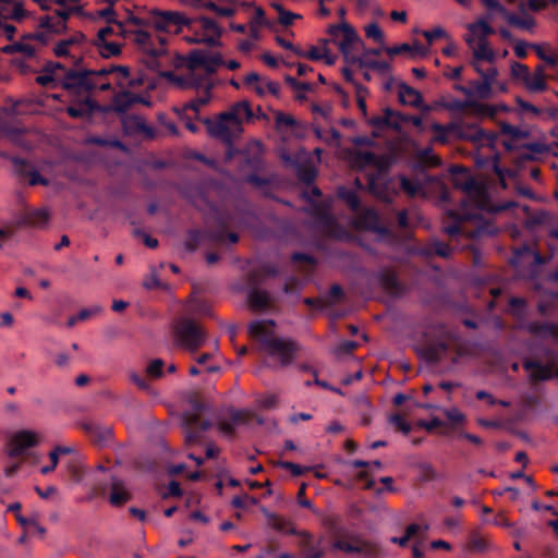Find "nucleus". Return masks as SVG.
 Listing matches in <instances>:
<instances>
[{"instance_id": "f257e3e1", "label": "nucleus", "mask_w": 558, "mask_h": 558, "mask_svg": "<svg viewBox=\"0 0 558 558\" xmlns=\"http://www.w3.org/2000/svg\"><path fill=\"white\" fill-rule=\"evenodd\" d=\"M275 326L276 322L274 319H257L250 324L248 332L259 341L265 352L280 359L281 366H288L294 359L298 344L291 339L276 337L274 332Z\"/></svg>"}, {"instance_id": "f03ea898", "label": "nucleus", "mask_w": 558, "mask_h": 558, "mask_svg": "<svg viewBox=\"0 0 558 558\" xmlns=\"http://www.w3.org/2000/svg\"><path fill=\"white\" fill-rule=\"evenodd\" d=\"M177 342L191 353L196 352L206 341V332L191 318H181L174 326Z\"/></svg>"}, {"instance_id": "7ed1b4c3", "label": "nucleus", "mask_w": 558, "mask_h": 558, "mask_svg": "<svg viewBox=\"0 0 558 558\" xmlns=\"http://www.w3.org/2000/svg\"><path fill=\"white\" fill-rule=\"evenodd\" d=\"M58 84L74 96L88 94L97 87L88 69H69Z\"/></svg>"}, {"instance_id": "20e7f679", "label": "nucleus", "mask_w": 558, "mask_h": 558, "mask_svg": "<svg viewBox=\"0 0 558 558\" xmlns=\"http://www.w3.org/2000/svg\"><path fill=\"white\" fill-rule=\"evenodd\" d=\"M234 114L222 112L216 120L205 119L204 123L207 126V131L211 137L218 138L226 145L233 143L234 137L241 131H238L234 126Z\"/></svg>"}, {"instance_id": "39448f33", "label": "nucleus", "mask_w": 558, "mask_h": 558, "mask_svg": "<svg viewBox=\"0 0 558 558\" xmlns=\"http://www.w3.org/2000/svg\"><path fill=\"white\" fill-rule=\"evenodd\" d=\"M448 216L454 220V223L444 228V232L449 236L465 234L469 238L476 239L485 234L495 233V228L487 222L480 223L472 230H466L464 226H462V222L470 219L469 215H462L456 210H449Z\"/></svg>"}, {"instance_id": "423d86ee", "label": "nucleus", "mask_w": 558, "mask_h": 558, "mask_svg": "<svg viewBox=\"0 0 558 558\" xmlns=\"http://www.w3.org/2000/svg\"><path fill=\"white\" fill-rule=\"evenodd\" d=\"M150 14L155 28L160 32H178L182 26H190L193 23L191 19L175 11H161L154 9Z\"/></svg>"}, {"instance_id": "0eeeda50", "label": "nucleus", "mask_w": 558, "mask_h": 558, "mask_svg": "<svg viewBox=\"0 0 558 558\" xmlns=\"http://www.w3.org/2000/svg\"><path fill=\"white\" fill-rule=\"evenodd\" d=\"M451 130H453L454 138L466 140L475 144L494 145L497 140L495 133L486 132L475 124L451 123Z\"/></svg>"}, {"instance_id": "6e6552de", "label": "nucleus", "mask_w": 558, "mask_h": 558, "mask_svg": "<svg viewBox=\"0 0 558 558\" xmlns=\"http://www.w3.org/2000/svg\"><path fill=\"white\" fill-rule=\"evenodd\" d=\"M50 219L49 213L46 209H24L17 211L13 217V226L17 229L22 228H36L43 229L47 226Z\"/></svg>"}, {"instance_id": "1a4fd4ad", "label": "nucleus", "mask_w": 558, "mask_h": 558, "mask_svg": "<svg viewBox=\"0 0 558 558\" xmlns=\"http://www.w3.org/2000/svg\"><path fill=\"white\" fill-rule=\"evenodd\" d=\"M10 161L13 165L14 173L20 178V180H28V184L31 186L36 185H49V180L44 178L38 170L25 158L19 156L10 157Z\"/></svg>"}, {"instance_id": "9d476101", "label": "nucleus", "mask_w": 558, "mask_h": 558, "mask_svg": "<svg viewBox=\"0 0 558 558\" xmlns=\"http://www.w3.org/2000/svg\"><path fill=\"white\" fill-rule=\"evenodd\" d=\"M39 439L37 433L28 429L16 432L10 439L9 457L17 458L26 453L29 448L38 445Z\"/></svg>"}, {"instance_id": "9b49d317", "label": "nucleus", "mask_w": 558, "mask_h": 558, "mask_svg": "<svg viewBox=\"0 0 558 558\" xmlns=\"http://www.w3.org/2000/svg\"><path fill=\"white\" fill-rule=\"evenodd\" d=\"M251 289L247 292V302L251 308L255 311L266 310L270 305V294L257 288L262 282V278L258 271H251L247 276Z\"/></svg>"}, {"instance_id": "f8f14e48", "label": "nucleus", "mask_w": 558, "mask_h": 558, "mask_svg": "<svg viewBox=\"0 0 558 558\" xmlns=\"http://www.w3.org/2000/svg\"><path fill=\"white\" fill-rule=\"evenodd\" d=\"M183 426L185 430V441L187 444H196L201 440L203 433L211 427V422L201 420L196 413L185 414L183 417Z\"/></svg>"}, {"instance_id": "ddd939ff", "label": "nucleus", "mask_w": 558, "mask_h": 558, "mask_svg": "<svg viewBox=\"0 0 558 558\" xmlns=\"http://www.w3.org/2000/svg\"><path fill=\"white\" fill-rule=\"evenodd\" d=\"M163 76L182 89H203L208 85H213L210 78H207L206 75L197 74L195 71L190 70L189 73L184 75H177L173 72H165Z\"/></svg>"}, {"instance_id": "4468645a", "label": "nucleus", "mask_w": 558, "mask_h": 558, "mask_svg": "<svg viewBox=\"0 0 558 558\" xmlns=\"http://www.w3.org/2000/svg\"><path fill=\"white\" fill-rule=\"evenodd\" d=\"M332 547L347 554H362L367 558L376 557L379 553L377 545L360 538L356 539L355 544L338 538L333 541Z\"/></svg>"}, {"instance_id": "2eb2a0df", "label": "nucleus", "mask_w": 558, "mask_h": 558, "mask_svg": "<svg viewBox=\"0 0 558 558\" xmlns=\"http://www.w3.org/2000/svg\"><path fill=\"white\" fill-rule=\"evenodd\" d=\"M328 34L332 41H337L341 37V40L338 43L339 50H344V47L354 46L355 44L363 46L360 36L348 23L329 26Z\"/></svg>"}, {"instance_id": "dca6fc26", "label": "nucleus", "mask_w": 558, "mask_h": 558, "mask_svg": "<svg viewBox=\"0 0 558 558\" xmlns=\"http://www.w3.org/2000/svg\"><path fill=\"white\" fill-rule=\"evenodd\" d=\"M248 413L244 410H235L231 408L228 416L219 415L217 417L218 429L227 437H233L238 425L246 424Z\"/></svg>"}, {"instance_id": "f3484780", "label": "nucleus", "mask_w": 558, "mask_h": 558, "mask_svg": "<svg viewBox=\"0 0 558 558\" xmlns=\"http://www.w3.org/2000/svg\"><path fill=\"white\" fill-rule=\"evenodd\" d=\"M299 539V548L302 558H323L325 550L322 547V539L316 538L313 534L301 531Z\"/></svg>"}, {"instance_id": "a211bd4d", "label": "nucleus", "mask_w": 558, "mask_h": 558, "mask_svg": "<svg viewBox=\"0 0 558 558\" xmlns=\"http://www.w3.org/2000/svg\"><path fill=\"white\" fill-rule=\"evenodd\" d=\"M317 219L327 235L338 240H342L348 236L345 228L339 225L331 214L327 211H319Z\"/></svg>"}, {"instance_id": "6ab92c4d", "label": "nucleus", "mask_w": 558, "mask_h": 558, "mask_svg": "<svg viewBox=\"0 0 558 558\" xmlns=\"http://www.w3.org/2000/svg\"><path fill=\"white\" fill-rule=\"evenodd\" d=\"M357 225L368 231L380 235H388L389 229L380 222L378 214L374 209H366L359 217Z\"/></svg>"}, {"instance_id": "aec40b11", "label": "nucleus", "mask_w": 558, "mask_h": 558, "mask_svg": "<svg viewBox=\"0 0 558 558\" xmlns=\"http://www.w3.org/2000/svg\"><path fill=\"white\" fill-rule=\"evenodd\" d=\"M522 365L525 371L531 372L530 379L533 383L545 381L554 376L550 366L543 364L538 360L525 359Z\"/></svg>"}, {"instance_id": "412c9836", "label": "nucleus", "mask_w": 558, "mask_h": 558, "mask_svg": "<svg viewBox=\"0 0 558 558\" xmlns=\"http://www.w3.org/2000/svg\"><path fill=\"white\" fill-rule=\"evenodd\" d=\"M82 428L99 446H105L112 437L111 427L101 426L95 422H84Z\"/></svg>"}, {"instance_id": "4be33fe9", "label": "nucleus", "mask_w": 558, "mask_h": 558, "mask_svg": "<svg viewBox=\"0 0 558 558\" xmlns=\"http://www.w3.org/2000/svg\"><path fill=\"white\" fill-rule=\"evenodd\" d=\"M100 110L99 104L89 96L78 101V106H69L65 111L74 119L90 117Z\"/></svg>"}, {"instance_id": "5701e85b", "label": "nucleus", "mask_w": 558, "mask_h": 558, "mask_svg": "<svg viewBox=\"0 0 558 558\" xmlns=\"http://www.w3.org/2000/svg\"><path fill=\"white\" fill-rule=\"evenodd\" d=\"M27 16L23 3L14 0H0V19L22 21Z\"/></svg>"}, {"instance_id": "b1692460", "label": "nucleus", "mask_w": 558, "mask_h": 558, "mask_svg": "<svg viewBox=\"0 0 558 558\" xmlns=\"http://www.w3.org/2000/svg\"><path fill=\"white\" fill-rule=\"evenodd\" d=\"M138 102L148 105V101H146L142 96L134 95L129 90H124L114 95L112 99V108L118 113H124L131 108L132 105Z\"/></svg>"}, {"instance_id": "393cba45", "label": "nucleus", "mask_w": 558, "mask_h": 558, "mask_svg": "<svg viewBox=\"0 0 558 558\" xmlns=\"http://www.w3.org/2000/svg\"><path fill=\"white\" fill-rule=\"evenodd\" d=\"M404 121L403 117L399 113L393 111L391 108L384 109V112L381 116H375L371 119L369 123L378 129L381 128H392V129H399L400 124Z\"/></svg>"}, {"instance_id": "a878e982", "label": "nucleus", "mask_w": 558, "mask_h": 558, "mask_svg": "<svg viewBox=\"0 0 558 558\" xmlns=\"http://www.w3.org/2000/svg\"><path fill=\"white\" fill-rule=\"evenodd\" d=\"M448 344L446 342H437L428 344L418 351L420 356L429 364L438 363L448 352Z\"/></svg>"}, {"instance_id": "bb28decb", "label": "nucleus", "mask_w": 558, "mask_h": 558, "mask_svg": "<svg viewBox=\"0 0 558 558\" xmlns=\"http://www.w3.org/2000/svg\"><path fill=\"white\" fill-rule=\"evenodd\" d=\"M398 97L402 105H408L414 108H421L423 105L422 94L403 82L399 84Z\"/></svg>"}, {"instance_id": "cd10ccee", "label": "nucleus", "mask_w": 558, "mask_h": 558, "mask_svg": "<svg viewBox=\"0 0 558 558\" xmlns=\"http://www.w3.org/2000/svg\"><path fill=\"white\" fill-rule=\"evenodd\" d=\"M130 499L131 494L125 488L124 483L120 478L112 477L109 502L114 507H121Z\"/></svg>"}, {"instance_id": "c85d7f7f", "label": "nucleus", "mask_w": 558, "mask_h": 558, "mask_svg": "<svg viewBox=\"0 0 558 558\" xmlns=\"http://www.w3.org/2000/svg\"><path fill=\"white\" fill-rule=\"evenodd\" d=\"M263 511L267 517L268 524L274 530L281 532V533H286L288 535H299L300 534V532L296 531V529L294 527L293 523L290 520H288L281 515H278L276 513H270L266 509H264Z\"/></svg>"}, {"instance_id": "c756f323", "label": "nucleus", "mask_w": 558, "mask_h": 558, "mask_svg": "<svg viewBox=\"0 0 558 558\" xmlns=\"http://www.w3.org/2000/svg\"><path fill=\"white\" fill-rule=\"evenodd\" d=\"M379 282L387 292L393 295H400L403 293V286L393 271L384 270L380 272Z\"/></svg>"}, {"instance_id": "7c9ffc66", "label": "nucleus", "mask_w": 558, "mask_h": 558, "mask_svg": "<svg viewBox=\"0 0 558 558\" xmlns=\"http://www.w3.org/2000/svg\"><path fill=\"white\" fill-rule=\"evenodd\" d=\"M228 113H233L235 121L234 126L238 131H241V124H242V117H244L247 121L253 118V110L248 101H241L238 102L232 107L230 111H227Z\"/></svg>"}, {"instance_id": "2f4dec72", "label": "nucleus", "mask_w": 558, "mask_h": 558, "mask_svg": "<svg viewBox=\"0 0 558 558\" xmlns=\"http://www.w3.org/2000/svg\"><path fill=\"white\" fill-rule=\"evenodd\" d=\"M74 451L72 447L68 446H56L50 452H49V459L52 462V465H45L41 468L40 472L41 474L46 475L51 473L56 470L60 456L70 454Z\"/></svg>"}, {"instance_id": "473e14b6", "label": "nucleus", "mask_w": 558, "mask_h": 558, "mask_svg": "<svg viewBox=\"0 0 558 558\" xmlns=\"http://www.w3.org/2000/svg\"><path fill=\"white\" fill-rule=\"evenodd\" d=\"M529 331L536 336H553L558 335V325L545 322H532L527 327Z\"/></svg>"}, {"instance_id": "72a5a7b5", "label": "nucleus", "mask_w": 558, "mask_h": 558, "mask_svg": "<svg viewBox=\"0 0 558 558\" xmlns=\"http://www.w3.org/2000/svg\"><path fill=\"white\" fill-rule=\"evenodd\" d=\"M135 40L138 45L143 46L145 50H147L149 57L153 59L150 62H154L157 57H159L162 53L161 48H148V44L150 41V35L146 31H136L135 32Z\"/></svg>"}, {"instance_id": "f704fd0d", "label": "nucleus", "mask_w": 558, "mask_h": 558, "mask_svg": "<svg viewBox=\"0 0 558 558\" xmlns=\"http://www.w3.org/2000/svg\"><path fill=\"white\" fill-rule=\"evenodd\" d=\"M416 166L420 168H436L441 166V159L434 155L430 148H425L420 153Z\"/></svg>"}, {"instance_id": "c9c22d12", "label": "nucleus", "mask_w": 558, "mask_h": 558, "mask_svg": "<svg viewBox=\"0 0 558 558\" xmlns=\"http://www.w3.org/2000/svg\"><path fill=\"white\" fill-rule=\"evenodd\" d=\"M94 46L98 48L100 56L105 59L119 56L122 51L119 44L107 40L94 41Z\"/></svg>"}, {"instance_id": "e433bc0d", "label": "nucleus", "mask_w": 558, "mask_h": 558, "mask_svg": "<svg viewBox=\"0 0 558 558\" xmlns=\"http://www.w3.org/2000/svg\"><path fill=\"white\" fill-rule=\"evenodd\" d=\"M206 53L205 50L195 49L189 53L186 65L190 71H195L198 68H203L205 70L206 65Z\"/></svg>"}, {"instance_id": "4c0bfd02", "label": "nucleus", "mask_w": 558, "mask_h": 558, "mask_svg": "<svg viewBox=\"0 0 558 558\" xmlns=\"http://www.w3.org/2000/svg\"><path fill=\"white\" fill-rule=\"evenodd\" d=\"M432 129L435 133V135H434L435 142H438L441 144H447V143H449V141L451 138H454L453 130H451V123H449L447 125L435 123V124H433Z\"/></svg>"}, {"instance_id": "58836bf2", "label": "nucleus", "mask_w": 558, "mask_h": 558, "mask_svg": "<svg viewBox=\"0 0 558 558\" xmlns=\"http://www.w3.org/2000/svg\"><path fill=\"white\" fill-rule=\"evenodd\" d=\"M473 56L476 60H484L488 62H493L495 59L493 49L489 48L487 40L484 38L478 39L477 48L474 50Z\"/></svg>"}, {"instance_id": "ea45409f", "label": "nucleus", "mask_w": 558, "mask_h": 558, "mask_svg": "<svg viewBox=\"0 0 558 558\" xmlns=\"http://www.w3.org/2000/svg\"><path fill=\"white\" fill-rule=\"evenodd\" d=\"M507 22L521 29L531 31L535 26V20L533 17H520L514 13L508 12L506 17Z\"/></svg>"}, {"instance_id": "a19ab883", "label": "nucleus", "mask_w": 558, "mask_h": 558, "mask_svg": "<svg viewBox=\"0 0 558 558\" xmlns=\"http://www.w3.org/2000/svg\"><path fill=\"white\" fill-rule=\"evenodd\" d=\"M213 86L214 85H208L205 88H203L204 95L185 104L183 110H192L197 114L199 112L201 107L208 104Z\"/></svg>"}, {"instance_id": "79ce46f5", "label": "nucleus", "mask_w": 558, "mask_h": 558, "mask_svg": "<svg viewBox=\"0 0 558 558\" xmlns=\"http://www.w3.org/2000/svg\"><path fill=\"white\" fill-rule=\"evenodd\" d=\"M271 5L278 12V21L283 26H290L295 19L301 17V15L286 10L281 3H272Z\"/></svg>"}, {"instance_id": "37998d69", "label": "nucleus", "mask_w": 558, "mask_h": 558, "mask_svg": "<svg viewBox=\"0 0 558 558\" xmlns=\"http://www.w3.org/2000/svg\"><path fill=\"white\" fill-rule=\"evenodd\" d=\"M524 84L532 93H539L547 88L545 76H541V74H529V78L524 81Z\"/></svg>"}, {"instance_id": "c03bdc74", "label": "nucleus", "mask_w": 558, "mask_h": 558, "mask_svg": "<svg viewBox=\"0 0 558 558\" xmlns=\"http://www.w3.org/2000/svg\"><path fill=\"white\" fill-rule=\"evenodd\" d=\"M418 480L422 483H428L437 478L435 468L428 462H421L417 464Z\"/></svg>"}, {"instance_id": "a18cd8bd", "label": "nucleus", "mask_w": 558, "mask_h": 558, "mask_svg": "<svg viewBox=\"0 0 558 558\" xmlns=\"http://www.w3.org/2000/svg\"><path fill=\"white\" fill-rule=\"evenodd\" d=\"M206 65H205V74L207 78H209L210 75L215 74L217 71V68L225 64V60L220 53L209 54L206 53Z\"/></svg>"}, {"instance_id": "49530a36", "label": "nucleus", "mask_w": 558, "mask_h": 558, "mask_svg": "<svg viewBox=\"0 0 558 558\" xmlns=\"http://www.w3.org/2000/svg\"><path fill=\"white\" fill-rule=\"evenodd\" d=\"M296 123H298L296 120L290 114H287L281 111H277L275 113V124H276V129L278 131L292 129L296 125Z\"/></svg>"}, {"instance_id": "de8ad7c7", "label": "nucleus", "mask_w": 558, "mask_h": 558, "mask_svg": "<svg viewBox=\"0 0 558 558\" xmlns=\"http://www.w3.org/2000/svg\"><path fill=\"white\" fill-rule=\"evenodd\" d=\"M400 187L409 196H415L422 190V184L417 180L410 179L405 175H400Z\"/></svg>"}, {"instance_id": "09e8293b", "label": "nucleus", "mask_w": 558, "mask_h": 558, "mask_svg": "<svg viewBox=\"0 0 558 558\" xmlns=\"http://www.w3.org/2000/svg\"><path fill=\"white\" fill-rule=\"evenodd\" d=\"M201 241H202L201 231L196 230V229H191L186 233V238L184 241V248L187 252H195L198 248Z\"/></svg>"}, {"instance_id": "8fccbe9b", "label": "nucleus", "mask_w": 558, "mask_h": 558, "mask_svg": "<svg viewBox=\"0 0 558 558\" xmlns=\"http://www.w3.org/2000/svg\"><path fill=\"white\" fill-rule=\"evenodd\" d=\"M296 177L300 182L310 185L315 181L317 171L310 166H300L296 170Z\"/></svg>"}, {"instance_id": "3c124183", "label": "nucleus", "mask_w": 558, "mask_h": 558, "mask_svg": "<svg viewBox=\"0 0 558 558\" xmlns=\"http://www.w3.org/2000/svg\"><path fill=\"white\" fill-rule=\"evenodd\" d=\"M472 95L478 98H487L492 93V86L488 81H474L471 83Z\"/></svg>"}, {"instance_id": "603ef678", "label": "nucleus", "mask_w": 558, "mask_h": 558, "mask_svg": "<svg viewBox=\"0 0 558 558\" xmlns=\"http://www.w3.org/2000/svg\"><path fill=\"white\" fill-rule=\"evenodd\" d=\"M429 250L432 253L444 258L450 257L453 252V248L449 244L438 240L430 243Z\"/></svg>"}, {"instance_id": "864d4df0", "label": "nucleus", "mask_w": 558, "mask_h": 558, "mask_svg": "<svg viewBox=\"0 0 558 558\" xmlns=\"http://www.w3.org/2000/svg\"><path fill=\"white\" fill-rule=\"evenodd\" d=\"M501 133L504 135L511 136L513 140H522V138H526L529 136L527 131L521 130L520 128L514 126L509 123L501 124Z\"/></svg>"}, {"instance_id": "5fc2aeb1", "label": "nucleus", "mask_w": 558, "mask_h": 558, "mask_svg": "<svg viewBox=\"0 0 558 558\" xmlns=\"http://www.w3.org/2000/svg\"><path fill=\"white\" fill-rule=\"evenodd\" d=\"M389 422L403 435H408L412 430L411 424L399 413L392 414L389 417Z\"/></svg>"}, {"instance_id": "6e6d98bb", "label": "nucleus", "mask_w": 558, "mask_h": 558, "mask_svg": "<svg viewBox=\"0 0 558 558\" xmlns=\"http://www.w3.org/2000/svg\"><path fill=\"white\" fill-rule=\"evenodd\" d=\"M202 7L215 12L216 14H218L220 16H226V17L232 16L235 13V10L233 8L219 7L214 1H204L202 3Z\"/></svg>"}, {"instance_id": "4d7b16f0", "label": "nucleus", "mask_w": 558, "mask_h": 558, "mask_svg": "<svg viewBox=\"0 0 558 558\" xmlns=\"http://www.w3.org/2000/svg\"><path fill=\"white\" fill-rule=\"evenodd\" d=\"M364 31L367 38H371L379 44L384 43V33L376 22L366 25Z\"/></svg>"}, {"instance_id": "13d9d810", "label": "nucleus", "mask_w": 558, "mask_h": 558, "mask_svg": "<svg viewBox=\"0 0 558 558\" xmlns=\"http://www.w3.org/2000/svg\"><path fill=\"white\" fill-rule=\"evenodd\" d=\"M477 29H481V37L486 39L487 36L493 35L495 33V29L485 21V20H478L476 23L469 25V31L472 33H476Z\"/></svg>"}, {"instance_id": "bf43d9fd", "label": "nucleus", "mask_w": 558, "mask_h": 558, "mask_svg": "<svg viewBox=\"0 0 558 558\" xmlns=\"http://www.w3.org/2000/svg\"><path fill=\"white\" fill-rule=\"evenodd\" d=\"M201 27L206 32H211L213 34L221 37L222 28L217 24L216 21L209 19L207 16L199 17Z\"/></svg>"}, {"instance_id": "052dcab7", "label": "nucleus", "mask_w": 558, "mask_h": 558, "mask_svg": "<svg viewBox=\"0 0 558 558\" xmlns=\"http://www.w3.org/2000/svg\"><path fill=\"white\" fill-rule=\"evenodd\" d=\"M278 466L288 470L291 472V474L295 477L302 476L306 471L310 470V468L302 466L300 464L290 462V461H279Z\"/></svg>"}, {"instance_id": "680f3d73", "label": "nucleus", "mask_w": 558, "mask_h": 558, "mask_svg": "<svg viewBox=\"0 0 558 558\" xmlns=\"http://www.w3.org/2000/svg\"><path fill=\"white\" fill-rule=\"evenodd\" d=\"M165 363L161 359L153 360L146 368V373L154 378H159L163 375Z\"/></svg>"}, {"instance_id": "e2e57ef3", "label": "nucleus", "mask_w": 558, "mask_h": 558, "mask_svg": "<svg viewBox=\"0 0 558 558\" xmlns=\"http://www.w3.org/2000/svg\"><path fill=\"white\" fill-rule=\"evenodd\" d=\"M367 92L368 90L365 86H363L361 84H355L357 107L364 116H366V112H367L366 100H365V95L367 94Z\"/></svg>"}, {"instance_id": "0e129e2a", "label": "nucleus", "mask_w": 558, "mask_h": 558, "mask_svg": "<svg viewBox=\"0 0 558 558\" xmlns=\"http://www.w3.org/2000/svg\"><path fill=\"white\" fill-rule=\"evenodd\" d=\"M511 74L515 78H521L523 82L529 78L530 70L527 65L520 63V62H513L511 65Z\"/></svg>"}, {"instance_id": "69168bd1", "label": "nucleus", "mask_w": 558, "mask_h": 558, "mask_svg": "<svg viewBox=\"0 0 558 558\" xmlns=\"http://www.w3.org/2000/svg\"><path fill=\"white\" fill-rule=\"evenodd\" d=\"M102 311H104V307L101 305H94L92 307L81 310L76 314V318L78 319V322H84L95 315L102 313Z\"/></svg>"}, {"instance_id": "338daca9", "label": "nucleus", "mask_w": 558, "mask_h": 558, "mask_svg": "<svg viewBox=\"0 0 558 558\" xmlns=\"http://www.w3.org/2000/svg\"><path fill=\"white\" fill-rule=\"evenodd\" d=\"M286 83L293 89L300 90V92H311L312 90V84L306 82H299L296 78H294L291 75L284 76Z\"/></svg>"}, {"instance_id": "774afa93", "label": "nucleus", "mask_w": 558, "mask_h": 558, "mask_svg": "<svg viewBox=\"0 0 558 558\" xmlns=\"http://www.w3.org/2000/svg\"><path fill=\"white\" fill-rule=\"evenodd\" d=\"M423 36L428 44H432L436 39L448 37L446 31L440 26L435 27L432 31H424Z\"/></svg>"}]
</instances>
